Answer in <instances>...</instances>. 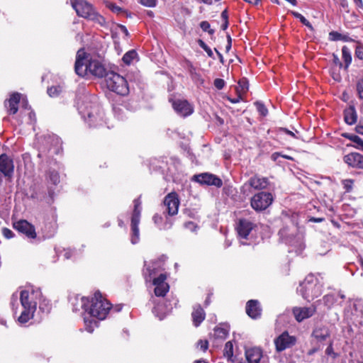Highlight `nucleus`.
I'll list each match as a JSON object with an SVG mask.
<instances>
[{
    "label": "nucleus",
    "mask_w": 363,
    "mask_h": 363,
    "mask_svg": "<svg viewBox=\"0 0 363 363\" xmlns=\"http://www.w3.org/2000/svg\"><path fill=\"white\" fill-rule=\"evenodd\" d=\"M355 55L360 60H363V47L359 45L357 46L355 50Z\"/></svg>",
    "instance_id": "48"
},
{
    "label": "nucleus",
    "mask_w": 363,
    "mask_h": 363,
    "mask_svg": "<svg viewBox=\"0 0 363 363\" xmlns=\"http://www.w3.org/2000/svg\"><path fill=\"white\" fill-rule=\"evenodd\" d=\"M281 153L280 152H274L272 156H271V158L272 160H273L274 161H277V159L281 157Z\"/></svg>",
    "instance_id": "56"
},
{
    "label": "nucleus",
    "mask_w": 363,
    "mask_h": 363,
    "mask_svg": "<svg viewBox=\"0 0 363 363\" xmlns=\"http://www.w3.org/2000/svg\"><path fill=\"white\" fill-rule=\"evenodd\" d=\"M231 48V38L230 35H228V44L226 45V50L228 51Z\"/></svg>",
    "instance_id": "62"
},
{
    "label": "nucleus",
    "mask_w": 363,
    "mask_h": 363,
    "mask_svg": "<svg viewBox=\"0 0 363 363\" xmlns=\"http://www.w3.org/2000/svg\"><path fill=\"white\" fill-rule=\"evenodd\" d=\"M86 57V54L83 49L78 50L74 65L76 74L84 77L87 72H89L92 75L99 78L106 77L108 72L104 65L97 60H88Z\"/></svg>",
    "instance_id": "4"
},
{
    "label": "nucleus",
    "mask_w": 363,
    "mask_h": 363,
    "mask_svg": "<svg viewBox=\"0 0 363 363\" xmlns=\"http://www.w3.org/2000/svg\"><path fill=\"white\" fill-rule=\"evenodd\" d=\"M296 342V338L290 335L288 332L285 331L274 339V345L276 350L281 352L286 349L291 348Z\"/></svg>",
    "instance_id": "11"
},
{
    "label": "nucleus",
    "mask_w": 363,
    "mask_h": 363,
    "mask_svg": "<svg viewBox=\"0 0 363 363\" xmlns=\"http://www.w3.org/2000/svg\"><path fill=\"white\" fill-rule=\"evenodd\" d=\"M22 106L25 109H30V106H28V101L26 99H22Z\"/></svg>",
    "instance_id": "60"
},
{
    "label": "nucleus",
    "mask_w": 363,
    "mask_h": 363,
    "mask_svg": "<svg viewBox=\"0 0 363 363\" xmlns=\"http://www.w3.org/2000/svg\"><path fill=\"white\" fill-rule=\"evenodd\" d=\"M28 117H29V119L30 121V123H32L33 121H35V115L34 112L30 111L28 113Z\"/></svg>",
    "instance_id": "59"
},
{
    "label": "nucleus",
    "mask_w": 363,
    "mask_h": 363,
    "mask_svg": "<svg viewBox=\"0 0 363 363\" xmlns=\"http://www.w3.org/2000/svg\"><path fill=\"white\" fill-rule=\"evenodd\" d=\"M198 346L200 347V349L205 351L208 348V342L206 340H200L198 343Z\"/></svg>",
    "instance_id": "51"
},
{
    "label": "nucleus",
    "mask_w": 363,
    "mask_h": 363,
    "mask_svg": "<svg viewBox=\"0 0 363 363\" xmlns=\"http://www.w3.org/2000/svg\"><path fill=\"white\" fill-rule=\"evenodd\" d=\"M342 59L345 63V69H347L352 62V56L350 49L347 46L342 48Z\"/></svg>",
    "instance_id": "31"
},
{
    "label": "nucleus",
    "mask_w": 363,
    "mask_h": 363,
    "mask_svg": "<svg viewBox=\"0 0 363 363\" xmlns=\"http://www.w3.org/2000/svg\"><path fill=\"white\" fill-rule=\"evenodd\" d=\"M273 200L271 193L261 191L252 197L250 204L256 211H262L267 208L272 203Z\"/></svg>",
    "instance_id": "10"
},
{
    "label": "nucleus",
    "mask_w": 363,
    "mask_h": 363,
    "mask_svg": "<svg viewBox=\"0 0 363 363\" xmlns=\"http://www.w3.org/2000/svg\"><path fill=\"white\" fill-rule=\"evenodd\" d=\"M245 1L252 5H257L259 2V0H245Z\"/></svg>",
    "instance_id": "63"
},
{
    "label": "nucleus",
    "mask_w": 363,
    "mask_h": 363,
    "mask_svg": "<svg viewBox=\"0 0 363 363\" xmlns=\"http://www.w3.org/2000/svg\"><path fill=\"white\" fill-rule=\"evenodd\" d=\"M169 101L172 102L173 108L177 113L181 116L186 117L194 112L193 106L186 100L170 99Z\"/></svg>",
    "instance_id": "13"
},
{
    "label": "nucleus",
    "mask_w": 363,
    "mask_h": 363,
    "mask_svg": "<svg viewBox=\"0 0 363 363\" xmlns=\"http://www.w3.org/2000/svg\"><path fill=\"white\" fill-rule=\"evenodd\" d=\"M13 228L18 232L25 234L28 238H35L36 237L34 226L25 220H21L14 223Z\"/></svg>",
    "instance_id": "16"
},
{
    "label": "nucleus",
    "mask_w": 363,
    "mask_h": 363,
    "mask_svg": "<svg viewBox=\"0 0 363 363\" xmlns=\"http://www.w3.org/2000/svg\"><path fill=\"white\" fill-rule=\"evenodd\" d=\"M152 220L154 221V223L160 228V226H162V218L161 216L160 215H157V214H155L153 218H152Z\"/></svg>",
    "instance_id": "50"
},
{
    "label": "nucleus",
    "mask_w": 363,
    "mask_h": 363,
    "mask_svg": "<svg viewBox=\"0 0 363 363\" xmlns=\"http://www.w3.org/2000/svg\"><path fill=\"white\" fill-rule=\"evenodd\" d=\"M223 354L228 359L232 358L233 355V345L231 341H228L225 343Z\"/></svg>",
    "instance_id": "33"
},
{
    "label": "nucleus",
    "mask_w": 363,
    "mask_h": 363,
    "mask_svg": "<svg viewBox=\"0 0 363 363\" xmlns=\"http://www.w3.org/2000/svg\"><path fill=\"white\" fill-rule=\"evenodd\" d=\"M179 206V200L175 192L168 194L164 199V206L165 207L164 213L172 216L178 213Z\"/></svg>",
    "instance_id": "12"
},
{
    "label": "nucleus",
    "mask_w": 363,
    "mask_h": 363,
    "mask_svg": "<svg viewBox=\"0 0 363 363\" xmlns=\"http://www.w3.org/2000/svg\"><path fill=\"white\" fill-rule=\"evenodd\" d=\"M247 183L252 188L257 190L266 189L269 185L267 178L258 176L251 177Z\"/></svg>",
    "instance_id": "25"
},
{
    "label": "nucleus",
    "mask_w": 363,
    "mask_h": 363,
    "mask_svg": "<svg viewBox=\"0 0 363 363\" xmlns=\"http://www.w3.org/2000/svg\"><path fill=\"white\" fill-rule=\"evenodd\" d=\"M323 300L324 304L328 308H330L334 306V304L337 301V298L335 294H327V295L324 296Z\"/></svg>",
    "instance_id": "32"
},
{
    "label": "nucleus",
    "mask_w": 363,
    "mask_h": 363,
    "mask_svg": "<svg viewBox=\"0 0 363 363\" xmlns=\"http://www.w3.org/2000/svg\"><path fill=\"white\" fill-rule=\"evenodd\" d=\"M184 228L191 232H195L198 228V226L195 223L189 221L184 223Z\"/></svg>",
    "instance_id": "43"
},
{
    "label": "nucleus",
    "mask_w": 363,
    "mask_h": 363,
    "mask_svg": "<svg viewBox=\"0 0 363 363\" xmlns=\"http://www.w3.org/2000/svg\"><path fill=\"white\" fill-rule=\"evenodd\" d=\"M245 356L249 363H259L262 357V351L259 347H252L245 351Z\"/></svg>",
    "instance_id": "24"
},
{
    "label": "nucleus",
    "mask_w": 363,
    "mask_h": 363,
    "mask_svg": "<svg viewBox=\"0 0 363 363\" xmlns=\"http://www.w3.org/2000/svg\"><path fill=\"white\" fill-rule=\"evenodd\" d=\"M71 4L79 17L91 21L100 26L105 25V18L96 11L89 2L86 0H71Z\"/></svg>",
    "instance_id": "5"
},
{
    "label": "nucleus",
    "mask_w": 363,
    "mask_h": 363,
    "mask_svg": "<svg viewBox=\"0 0 363 363\" xmlns=\"http://www.w3.org/2000/svg\"><path fill=\"white\" fill-rule=\"evenodd\" d=\"M140 4L147 7H154L156 6V0H140Z\"/></svg>",
    "instance_id": "45"
},
{
    "label": "nucleus",
    "mask_w": 363,
    "mask_h": 363,
    "mask_svg": "<svg viewBox=\"0 0 363 363\" xmlns=\"http://www.w3.org/2000/svg\"><path fill=\"white\" fill-rule=\"evenodd\" d=\"M255 104L257 107V111L262 116H265L267 114L268 111L262 103L257 101Z\"/></svg>",
    "instance_id": "40"
},
{
    "label": "nucleus",
    "mask_w": 363,
    "mask_h": 363,
    "mask_svg": "<svg viewBox=\"0 0 363 363\" xmlns=\"http://www.w3.org/2000/svg\"><path fill=\"white\" fill-rule=\"evenodd\" d=\"M198 43H199V46L203 50H204L205 52L207 53L208 56L214 59V56H213L212 50L203 40H199L198 41Z\"/></svg>",
    "instance_id": "37"
},
{
    "label": "nucleus",
    "mask_w": 363,
    "mask_h": 363,
    "mask_svg": "<svg viewBox=\"0 0 363 363\" xmlns=\"http://www.w3.org/2000/svg\"><path fill=\"white\" fill-rule=\"evenodd\" d=\"M355 129L357 133L363 135V125H357Z\"/></svg>",
    "instance_id": "58"
},
{
    "label": "nucleus",
    "mask_w": 363,
    "mask_h": 363,
    "mask_svg": "<svg viewBox=\"0 0 363 363\" xmlns=\"http://www.w3.org/2000/svg\"><path fill=\"white\" fill-rule=\"evenodd\" d=\"M62 91L61 86H52L48 89V94L51 97L57 96Z\"/></svg>",
    "instance_id": "34"
},
{
    "label": "nucleus",
    "mask_w": 363,
    "mask_h": 363,
    "mask_svg": "<svg viewBox=\"0 0 363 363\" xmlns=\"http://www.w3.org/2000/svg\"><path fill=\"white\" fill-rule=\"evenodd\" d=\"M221 18H223V20L224 21H228V12H227V10H224V11L221 13Z\"/></svg>",
    "instance_id": "61"
},
{
    "label": "nucleus",
    "mask_w": 363,
    "mask_h": 363,
    "mask_svg": "<svg viewBox=\"0 0 363 363\" xmlns=\"http://www.w3.org/2000/svg\"><path fill=\"white\" fill-rule=\"evenodd\" d=\"M73 252L71 250H65L64 253V257L65 259H70L72 256Z\"/></svg>",
    "instance_id": "53"
},
{
    "label": "nucleus",
    "mask_w": 363,
    "mask_h": 363,
    "mask_svg": "<svg viewBox=\"0 0 363 363\" xmlns=\"http://www.w3.org/2000/svg\"><path fill=\"white\" fill-rule=\"evenodd\" d=\"M106 83L108 89L118 94L125 96L129 92L126 79L114 72H110L106 74Z\"/></svg>",
    "instance_id": "8"
},
{
    "label": "nucleus",
    "mask_w": 363,
    "mask_h": 363,
    "mask_svg": "<svg viewBox=\"0 0 363 363\" xmlns=\"http://www.w3.org/2000/svg\"><path fill=\"white\" fill-rule=\"evenodd\" d=\"M215 51L216 52L220 62H223V57L222 54L220 52H218L216 48H215Z\"/></svg>",
    "instance_id": "64"
},
{
    "label": "nucleus",
    "mask_w": 363,
    "mask_h": 363,
    "mask_svg": "<svg viewBox=\"0 0 363 363\" xmlns=\"http://www.w3.org/2000/svg\"><path fill=\"white\" fill-rule=\"evenodd\" d=\"M344 136L354 143L356 148L363 151V140L361 138L353 134H345Z\"/></svg>",
    "instance_id": "30"
},
{
    "label": "nucleus",
    "mask_w": 363,
    "mask_h": 363,
    "mask_svg": "<svg viewBox=\"0 0 363 363\" xmlns=\"http://www.w3.org/2000/svg\"><path fill=\"white\" fill-rule=\"evenodd\" d=\"M344 119L348 125H353L357 122V113L354 106L350 105L344 111Z\"/></svg>",
    "instance_id": "26"
},
{
    "label": "nucleus",
    "mask_w": 363,
    "mask_h": 363,
    "mask_svg": "<svg viewBox=\"0 0 363 363\" xmlns=\"http://www.w3.org/2000/svg\"><path fill=\"white\" fill-rule=\"evenodd\" d=\"M342 184L346 191L349 192L352 189L353 180L345 179L342 181Z\"/></svg>",
    "instance_id": "42"
},
{
    "label": "nucleus",
    "mask_w": 363,
    "mask_h": 363,
    "mask_svg": "<svg viewBox=\"0 0 363 363\" xmlns=\"http://www.w3.org/2000/svg\"><path fill=\"white\" fill-rule=\"evenodd\" d=\"M313 334L319 340H325L329 336V333L327 330H316Z\"/></svg>",
    "instance_id": "35"
},
{
    "label": "nucleus",
    "mask_w": 363,
    "mask_h": 363,
    "mask_svg": "<svg viewBox=\"0 0 363 363\" xmlns=\"http://www.w3.org/2000/svg\"><path fill=\"white\" fill-rule=\"evenodd\" d=\"M228 335V329L226 327H216L214 330L213 335L216 339L225 340Z\"/></svg>",
    "instance_id": "27"
},
{
    "label": "nucleus",
    "mask_w": 363,
    "mask_h": 363,
    "mask_svg": "<svg viewBox=\"0 0 363 363\" xmlns=\"http://www.w3.org/2000/svg\"><path fill=\"white\" fill-rule=\"evenodd\" d=\"M292 14L296 18H298L303 24H304L305 26H306L307 27H308L310 28H312L311 24L309 23V21L303 15H301V13H299L298 12H296V11H293Z\"/></svg>",
    "instance_id": "38"
},
{
    "label": "nucleus",
    "mask_w": 363,
    "mask_h": 363,
    "mask_svg": "<svg viewBox=\"0 0 363 363\" xmlns=\"http://www.w3.org/2000/svg\"><path fill=\"white\" fill-rule=\"evenodd\" d=\"M298 292L308 301L313 300L322 293V286L313 274L308 275L297 289Z\"/></svg>",
    "instance_id": "7"
},
{
    "label": "nucleus",
    "mask_w": 363,
    "mask_h": 363,
    "mask_svg": "<svg viewBox=\"0 0 363 363\" xmlns=\"http://www.w3.org/2000/svg\"><path fill=\"white\" fill-rule=\"evenodd\" d=\"M192 321L194 326L198 327L203 321L206 313L200 305H195L191 313Z\"/></svg>",
    "instance_id": "23"
},
{
    "label": "nucleus",
    "mask_w": 363,
    "mask_h": 363,
    "mask_svg": "<svg viewBox=\"0 0 363 363\" xmlns=\"http://www.w3.org/2000/svg\"><path fill=\"white\" fill-rule=\"evenodd\" d=\"M14 164L13 160L6 155H0V173L6 177H11L13 174Z\"/></svg>",
    "instance_id": "14"
},
{
    "label": "nucleus",
    "mask_w": 363,
    "mask_h": 363,
    "mask_svg": "<svg viewBox=\"0 0 363 363\" xmlns=\"http://www.w3.org/2000/svg\"><path fill=\"white\" fill-rule=\"evenodd\" d=\"M315 311L313 306L309 307H295L293 309V314L296 320L298 322L311 317Z\"/></svg>",
    "instance_id": "18"
},
{
    "label": "nucleus",
    "mask_w": 363,
    "mask_h": 363,
    "mask_svg": "<svg viewBox=\"0 0 363 363\" xmlns=\"http://www.w3.org/2000/svg\"><path fill=\"white\" fill-rule=\"evenodd\" d=\"M333 63L337 65V66H339L340 67H341L342 66V62H340L339 57H337V55H333Z\"/></svg>",
    "instance_id": "52"
},
{
    "label": "nucleus",
    "mask_w": 363,
    "mask_h": 363,
    "mask_svg": "<svg viewBox=\"0 0 363 363\" xmlns=\"http://www.w3.org/2000/svg\"><path fill=\"white\" fill-rule=\"evenodd\" d=\"M344 162L350 167L363 169V155L357 152H351L343 158Z\"/></svg>",
    "instance_id": "19"
},
{
    "label": "nucleus",
    "mask_w": 363,
    "mask_h": 363,
    "mask_svg": "<svg viewBox=\"0 0 363 363\" xmlns=\"http://www.w3.org/2000/svg\"><path fill=\"white\" fill-rule=\"evenodd\" d=\"M261 308L257 300H250L246 305V313L252 318H257L261 315Z\"/></svg>",
    "instance_id": "22"
},
{
    "label": "nucleus",
    "mask_w": 363,
    "mask_h": 363,
    "mask_svg": "<svg viewBox=\"0 0 363 363\" xmlns=\"http://www.w3.org/2000/svg\"><path fill=\"white\" fill-rule=\"evenodd\" d=\"M329 38L330 40L337 41L342 40L344 42L352 41V40L346 35H342L338 32L332 31L329 33Z\"/></svg>",
    "instance_id": "29"
},
{
    "label": "nucleus",
    "mask_w": 363,
    "mask_h": 363,
    "mask_svg": "<svg viewBox=\"0 0 363 363\" xmlns=\"http://www.w3.org/2000/svg\"><path fill=\"white\" fill-rule=\"evenodd\" d=\"M325 353L328 355H331L332 354H334L332 343H330L329 346L326 348Z\"/></svg>",
    "instance_id": "55"
},
{
    "label": "nucleus",
    "mask_w": 363,
    "mask_h": 363,
    "mask_svg": "<svg viewBox=\"0 0 363 363\" xmlns=\"http://www.w3.org/2000/svg\"><path fill=\"white\" fill-rule=\"evenodd\" d=\"M239 86L242 92H246L248 90V82L245 79L240 81Z\"/></svg>",
    "instance_id": "49"
},
{
    "label": "nucleus",
    "mask_w": 363,
    "mask_h": 363,
    "mask_svg": "<svg viewBox=\"0 0 363 363\" xmlns=\"http://www.w3.org/2000/svg\"><path fill=\"white\" fill-rule=\"evenodd\" d=\"M119 28L121 31L123 32L126 36L129 35V33L125 26L121 25Z\"/></svg>",
    "instance_id": "57"
},
{
    "label": "nucleus",
    "mask_w": 363,
    "mask_h": 363,
    "mask_svg": "<svg viewBox=\"0 0 363 363\" xmlns=\"http://www.w3.org/2000/svg\"><path fill=\"white\" fill-rule=\"evenodd\" d=\"M87 314L92 318L99 320H104L111 308V304L104 298L102 294L97 291L89 299Z\"/></svg>",
    "instance_id": "6"
},
{
    "label": "nucleus",
    "mask_w": 363,
    "mask_h": 363,
    "mask_svg": "<svg viewBox=\"0 0 363 363\" xmlns=\"http://www.w3.org/2000/svg\"><path fill=\"white\" fill-rule=\"evenodd\" d=\"M21 101V94L19 93H13L11 95L10 99L8 101L5 102V106L6 107L9 114H15L18 111V104Z\"/></svg>",
    "instance_id": "21"
},
{
    "label": "nucleus",
    "mask_w": 363,
    "mask_h": 363,
    "mask_svg": "<svg viewBox=\"0 0 363 363\" xmlns=\"http://www.w3.org/2000/svg\"><path fill=\"white\" fill-rule=\"evenodd\" d=\"M164 258L162 257L152 262L150 264H145L143 276L146 282H152L155 286L154 292L156 296H164L169 291V286L166 282L167 275L164 271Z\"/></svg>",
    "instance_id": "3"
},
{
    "label": "nucleus",
    "mask_w": 363,
    "mask_h": 363,
    "mask_svg": "<svg viewBox=\"0 0 363 363\" xmlns=\"http://www.w3.org/2000/svg\"><path fill=\"white\" fill-rule=\"evenodd\" d=\"M138 53L135 50H131L127 52L123 57L122 60L125 65H130L134 60H137Z\"/></svg>",
    "instance_id": "28"
},
{
    "label": "nucleus",
    "mask_w": 363,
    "mask_h": 363,
    "mask_svg": "<svg viewBox=\"0 0 363 363\" xmlns=\"http://www.w3.org/2000/svg\"><path fill=\"white\" fill-rule=\"evenodd\" d=\"M253 228L254 224L252 222L246 219H240L236 227L238 237L241 239H247Z\"/></svg>",
    "instance_id": "17"
},
{
    "label": "nucleus",
    "mask_w": 363,
    "mask_h": 363,
    "mask_svg": "<svg viewBox=\"0 0 363 363\" xmlns=\"http://www.w3.org/2000/svg\"><path fill=\"white\" fill-rule=\"evenodd\" d=\"M213 84L218 89H222L225 86V81L222 79H216Z\"/></svg>",
    "instance_id": "46"
},
{
    "label": "nucleus",
    "mask_w": 363,
    "mask_h": 363,
    "mask_svg": "<svg viewBox=\"0 0 363 363\" xmlns=\"http://www.w3.org/2000/svg\"><path fill=\"white\" fill-rule=\"evenodd\" d=\"M200 27L203 31L208 32L210 35H213L214 33V30L211 28L210 23L208 21H201Z\"/></svg>",
    "instance_id": "39"
},
{
    "label": "nucleus",
    "mask_w": 363,
    "mask_h": 363,
    "mask_svg": "<svg viewBox=\"0 0 363 363\" xmlns=\"http://www.w3.org/2000/svg\"><path fill=\"white\" fill-rule=\"evenodd\" d=\"M90 325H86V330L89 333H92L94 330V327H92L91 324L94 323V325H96V321L89 320Z\"/></svg>",
    "instance_id": "54"
},
{
    "label": "nucleus",
    "mask_w": 363,
    "mask_h": 363,
    "mask_svg": "<svg viewBox=\"0 0 363 363\" xmlns=\"http://www.w3.org/2000/svg\"><path fill=\"white\" fill-rule=\"evenodd\" d=\"M172 225H173V220L168 217H166L165 222L162 224V226L160 227V230H168L172 228Z\"/></svg>",
    "instance_id": "41"
},
{
    "label": "nucleus",
    "mask_w": 363,
    "mask_h": 363,
    "mask_svg": "<svg viewBox=\"0 0 363 363\" xmlns=\"http://www.w3.org/2000/svg\"><path fill=\"white\" fill-rule=\"evenodd\" d=\"M2 233L4 236L7 239H10L13 237V231L6 228H3Z\"/></svg>",
    "instance_id": "47"
},
{
    "label": "nucleus",
    "mask_w": 363,
    "mask_h": 363,
    "mask_svg": "<svg viewBox=\"0 0 363 363\" xmlns=\"http://www.w3.org/2000/svg\"><path fill=\"white\" fill-rule=\"evenodd\" d=\"M357 91L359 98L363 99V80L357 83Z\"/></svg>",
    "instance_id": "44"
},
{
    "label": "nucleus",
    "mask_w": 363,
    "mask_h": 363,
    "mask_svg": "<svg viewBox=\"0 0 363 363\" xmlns=\"http://www.w3.org/2000/svg\"><path fill=\"white\" fill-rule=\"evenodd\" d=\"M20 301L23 311L18 320L21 324L26 323L33 318L38 303L40 311L43 313H48L51 309L49 301L43 297L42 293L38 289L21 291Z\"/></svg>",
    "instance_id": "1"
},
{
    "label": "nucleus",
    "mask_w": 363,
    "mask_h": 363,
    "mask_svg": "<svg viewBox=\"0 0 363 363\" xmlns=\"http://www.w3.org/2000/svg\"><path fill=\"white\" fill-rule=\"evenodd\" d=\"M48 179L50 182L56 185L60 182L59 174L55 171H50L48 173Z\"/></svg>",
    "instance_id": "36"
},
{
    "label": "nucleus",
    "mask_w": 363,
    "mask_h": 363,
    "mask_svg": "<svg viewBox=\"0 0 363 363\" xmlns=\"http://www.w3.org/2000/svg\"><path fill=\"white\" fill-rule=\"evenodd\" d=\"M71 303L73 311L77 312L80 311V309H83L87 313L86 308H89V298L77 295L72 298Z\"/></svg>",
    "instance_id": "20"
},
{
    "label": "nucleus",
    "mask_w": 363,
    "mask_h": 363,
    "mask_svg": "<svg viewBox=\"0 0 363 363\" xmlns=\"http://www.w3.org/2000/svg\"><path fill=\"white\" fill-rule=\"evenodd\" d=\"M141 209V201L140 198L135 199L134 209L131 217L130 242L133 245L138 243L140 240V231L138 225L140 219Z\"/></svg>",
    "instance_id": "9"
},
{
    "label": "nucleus",
    "mask_w": 363,
    "mask_h": 363,
    "mask_svg": "<svg viewBox=\"0 0 363 363\" xmlns=\"http://www.w3.org/2000/svg\"><path fill=\"white\" fill-rule=\"evenodd\" d=\"M195 180L201 184L213 185L216 187H220L223 184L222 180L220 178L210 173L196 175Z\"/></svg>",
    "instance_id": "15"
},
{
    "label": "nucleus",
    "mask_w": 363,
    "mask_h": 363,
    "mask_svg": "<svg viewBox=\"0 0 363 363\" xmlns=\"http://www.w3.org/2000/svg\"><path fill=\"white\" fill-rule=\"evenodd\" d=\"M76 104L79 113L90 126L102 125L104 113L100 108L96 96L85 91L77 96Z\"/></svg>",
    "instance_id": "2"
}]
</instances>
